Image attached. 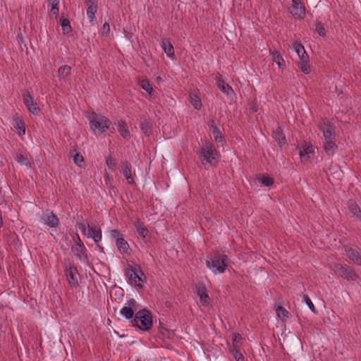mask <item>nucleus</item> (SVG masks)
Segmentation results:
<instances>
[{"label": "nucleus", "instance_id": "obj_1", "mask_svg": "<svg viewBox=\"0 0 361 361\" xmlns=\"http://www.w3.org/2000/svg\"><path fill=\"white\" fill-rule=\"evenodd\" d=\"M205 262L207 267L214 274H223L230 263V259L224 252L216 250L207 256Z\"/></svg>", "mask_w": 361, "mask_h": 361}, {"label": "nucleus", "instance_id": "obj_2", "mask_svg": "<svg viewBox=\"0 0 361 361\" xmlns=\"http://www.w3.org/2000/svg\"><path fill=\"white\" fill-rule=\"evenodd\" d=\"M195 153L203 166H214L218 152L212 143L206 142L202 147L197 149Z\"/></svg>", "mask_w": 361, "mask_h": 361}, {"label": "nucleus", "instance_id": "obj_3", "mask_svg": "<svg viewBox=\"0 0 361 361\" xmlns=\"http://www.w3.org/2000/svg\"><path fill=\"white\" fill-rule=\"evenodd\" d=\"M132 325L142 331H149L152 326V315L150 311L142 309L136 312L133 320Z\"/></svg>", "mask_w": 361, "mask_h": 361}, {"label": "nucleus", "instance_id": "obj_4", "mask_svg": "<svg viewBox=\"0 0 361 361\" xmlns=\"http://www.w3.org/2000/svg\"><path fill=\"white\" fill-rule=\"evenodd\" d=\"M89 122L91 130L96 133H104L110 128L111 121L104 116L94 112L89 116Z\"/></svg>", "mask_w": 361, "mask_h": 361}, {"label": "nucleus", "instance_id": "obj_5", "mask_svg": "<svg viewBox=\"0 0 361 361\" xmlns=\"http://www.w3.org/2000/svg\"><path fill=\"white\" fill-rule=\"evenodd\" d=\"M32 91L31 88L25 89L23 92V103L27 106L28 111L34 114L38 115L40 109L37 106V103L34 102L33 97L32 95Z\"/></svg>", "mask_w": 361, "mask_h": 361}, {"label": "nucleus", "instance_id": "obj_6", "mask_svg": "<svg viewBox=\"0 0 361 361\" xmlns=\"http://www.w3.org/2000/svg\"><path fill=\"white\" fill-rule=\"evenodd\" d=\"M336 271L341 277L348 281H357L359 278L354 269L347 264L336 266Z\"/></svg>", "mask_w": 361, "mask_h": 361}, {"label": "nucleus", "instance_id": "obj_7", "mask_svg": "<svg viewBox=\"0 0 361 361\" xmlns=\"http://www.w3.org/2000/svg\"><path fill=\"white\" fill-rule=\"evenodd\" d=\"M345 251L347 257L354 264L361 266V250L355 246L350 247L348 245L345 246Z\"/></svg>", "mask_w": 361, "mask_h": 361}, {"label": "nucleus", "instance_id": "obj_8", "mask_svg": "<svg viewBox=\"0 0 361 361\" xmlns=\"http://www.w3.org/2000/svg\"><path fill=\"white\" fill-rule=\"evenodd\" d=\"M318 128L322 132L324 139H332L335 135L334 126L329 120H323Z\"/></svg>", "mask_w": 361, "mask_h": 361}, {"label": "nucleus", "instance_id": "obj_9", "mask_svg": "<svg viewBox=\"0 0 361 361\" xmlns=\"http://www.w3.org/2000/svg\"><path fill=\"white\" fill-rule=\"evenodd\" d=\"M216 124L217 121L214 119H210L207 122V126L214 136V140L216 142L221 143L222 145L225 141L224 136L223 135L221 130L218 128Z\"/></svg>", "mask_w": 361, "mask_h": 361}, {"label": "nucleus", "instance_id": "obj_10", "mask_svg": "<svg viewBox=\"0 0 361 361\" xmlns=\"http://www.w3.org/2000/svg\"><path fill=\"white\" fill-rule=\"evenodd\" d=\"M41 219L46 225L51 228H56L59 224V219L49 210H46L43 212Z\"/></svg>", "mask_w": 361, "mask_h": 361}, {"label": "nucleus", "instance_id": "obj_11", "mask_svg": "<svg viewBox=\"0 0 361 361\" xmlns=\"http://www.w3.org/2000/svg\"><path fill=\"white\" fill-rule=\"evenodd\" d=\"M76 271V268H73L71 262H68L65 264V274L66 276V279L68 281V283L71 286L76 287L79 285L78 279L75 276Z\"/></svg>", "mask_w": 361, "mask_h": 361}, {"label": "nucleus", "instance_id": "obj_12", "mask_svg": "<svg viewBox=\"0 0 361 361\" xmlns=\"http://www.w3.org/2000/svg\"><path fill=\"white\" fill-rule=\"evenodd\" d=\"M78 240H79V243H77V245H75L74 246L72 247V252H73L76 258L82 259L83 257L85 259L87 260L88 257L86 254L87 249L84 245L83 243L81 241L79 235H78Z\"/></svg>", "mask_w": 361, "mask_h": 361}, {"label": "nucleus", "instance_id": "obj_13", "mask_svg": "<svg viewBox=\"0 0 361 361\" xmlns=\"http://www.w3.org/2000/svg\"><path fill=\"white\" fill-rule=\"evenodd\" d=\"M296 3H293V6L289 8L290 13L295 17L299 19H302L305 16V7L302 3L301 0Z\"/></svg>", "mask_w": 361, "mask_h": 361}, {"label": "nucleus", "instance_id": "obj_14", "mask_svg": "<svg viewBox=\"0 0 361 361\" xmlns=\"http://www.w3.org/2000/svg\"><path fill=\"white\" fill-rule=\"evenodd\" d=\"M86 236L93 239L96 244L102 240V231L101 228L96 226H90L87 224V232Z\"/></svg>", "mask_w": 361, "mask_h": 361}, {"label": "nucleus", "instance_id": "obj_15", "mask_svg": "<svg viewBox=\"0 0 361 361\" xmlns=\"http://www.w3.org/2000/svg\"><path fill=\"white\" fill-rule=\"evenodd\" d=\"M132 166L130 162L128 161H125L122 163V168L121 170V173H123V175L125 176L126 180H128V183L130 185L135 184V180L132 175Z\"/></svg>", "mask_w": 361, "mask_h": 361}, {"label": "nucleus", "instance_id": "obj_16", "mask_svg": "<svg viewBox=\"0 0 361 361\" xmlns=\"http://www.w3.org/2000/svg\"><path fill=\"white\" fill-rule=\"evenodd\" d=\"M85 4L87 6V15L90 22L92 23L97 11V0H85Z\"/></svg>", "mask_w": 361, "mask_h": 361}, {"label": "nucleus", "instance_id": "obj_17", "mask_svg": "<svg viewBox=\"0 0 361 361\" xmlns=\"http://www.w3.org/2000/svg\"><path fill=\"white\" fill-rule=\"evenodd\" d=\"M196 293L200 297V302L203 305H207L209 304V297L203 284H198L196 286Z\"/></svg>", "mask_w": 361, "mask_h": 361}, {"label": "nucleus", "instance_id": "obj_18", "mask_svg": "<svg viewBox=\"0 0 361 361\" xmlns=\"http://www.w3.org/2000/svg\"><path fill=\"white\" fill-rule=\"evenodd\" d=\"M323 146L325 152L329 156L334 154L338 149V145L332 141V139H324Z\"/></svg>", "mask_w": 361, "mask_h": 361}, {"label": "nucleus", "instance_id": "obj_19", "mask_svg": "<svg viewBox=\"0 0 361 361\" xmlns=\"http://www.w3.org/2000/svg\"><path fill=\"white\" fill-rule=\"evenodd\" d=\"M140 126L146 136H149L152 134V123L145 116L140 117Z\"/></svg>", "mask_w": 361, "mask_h": 361}, {"label": "nucleus", "instance_id": "obj_20", "mask_svg": "<svg viewBox=\"0 0 361 361\" xmlns=\"http://www.w3.org/2000/svg\"><path fill=\"white\" fill-rule=\"evenodd\" d=\"M314 153V149L311 145L307 142L304 143L300 149V157L302 160H307L310 157V154Z\"/></svg>", "mask_w": 361, "mask_h": 361}, {"label": "nucleus", "instance_id": "obj_21", "mask_svg": "<svg viewBox=\"0 0 361 361\" xmlns=\"http://www.w3.org/2000/svg\"><path fill=\"white\" fill-rule=\"evenodd\" d=\"M161 48L167 56L172 58L174 56V49L171 42L166 38L161 39Z\"/></svg>", "mask_w": 361, "mask_h": 361}, {"label": "nucleus", "instance_id": "obj_22", "mask_svg": "<svg viewBox=\"0 0 361 361\" xmlns=\"http://www.w3.org/2000/svg\"><path fill=\"white\" fill-rule=\"evenodd\" d=\"M348 208L353 217L360 219L361 217V209L354 200L348 202Z\"/></svg>", "mask_w": 361, "mask_h": 361}, {"label": "nucleus", "instance_id": "obj_23", "mask_svg": "<svg viewBox=\"0 0 361 361\" xmlns=\"http://www.w3.org/2000/svg\"><path fill=\"white\" fill-rule=\"evenodd\" d=\"M217 87L221 90L222 92L226 94L228 96H230L233 94V90L231 87L226 83V82L221 79V78H217Z\"/></svg>", "mask_w": 361, "mask_h": 361}, {"label": "nucleus", "instance_id": "obj_24", "mask_svg": "<svg viewBox=\"0 0 361 361\" xmlns=\"http://www.w3.org/2000/svg\"><path fill=\"white\" fill-rule=\"evenodd\" d=\"M298 68L305 74H308L311 71L310 66L309 64V57H304L300 59L297 63Z\"/></svg>", "mask_w": 361, "mask_h": 361}, {"label": "nucleus", "instance_id": "obj_25", "mask_svg": "<svg viewBox=\"0 0 361 361\" xmlns=\"http://www.w3.org/2000/svg\"><path fill=\"white\" fill-rule=\"evenodd\" d=\"M272 136L280 146L285 144L286 142V137L281 127H278L275 130H273Z\"/></svg>", "mask_w": 361, "mask_h": 361}, {"label": "nucleus", "instance_id": "obj_26", "mask_svg": "<svg viewBox=\"0 0 361 361\" xmlns=\"http://www.w3.org/2000/svg\"><path fill=\"white\" fill-rule=\"evenodd\" d=\"M134 226L137 230V232L141 237L145 238L149 234V230L145 226L144 223L140 219L135 221Z\"/></svg>", "mask_w": 361, "mask_h": 361}, {"label": "nucleus", "instance_id": "obj_27", "mask_svg": "<svg viewBox=\"0 0 361 361\" xmlns=\"http://www.w3.org/2000/svg\"><path fill=\"white\" fill-rule=\"evenodd\" d=\"M118 130L121 135L126 140L130 138V131L127 126V124L124 121H118Z\"/></svg>", "mask_w": 361, "mask_h": 361}, {"label": "nucleus", "instance_id": "obj_28", "mask_svg": "<svg viewBox=\"0 0 361 361\" xmlns=\"http://www.w3.org/2000/svg\"><path fill=\"white\" fill-rule=\"evenodd\" d=\"M292 46L295 52L298 54L299 59H303V56H305V58L309 57L304 48V46L302 44L294 42Z\"/></svg>", "mask_w": 361, "mask_h": 361}, {"label": "nucleus", "instance_id": "obj_29", "mask_svg": "<svg viewBox=\"0 0 361 361\" xmlns=\"http://www.w3.org/2000/svg\"><path fill=\"white\" fill-rule=\"evenodd\" d=\"M271 55L273 61L278 65L279 68L283 69L285 67V61L281 54L277 51H274L271 52Z\"/></svg>", "mask_w": 361, "mask_h": 361}, {"label": "nucleus", "instance_id": "obj_30", "mask_svg": "<svg viewBox=\"0 0 361 361\" xmlns=\"http://www.w3.org/2000/svg\"><path fill=\"white\" fill-rule=\"evenodd\" d=\"M59 23L62 27L63 33L68 34L71 32L72 28L69 20L64 17L63 14L59 18Z\"/></svg>", "mask_w": 361, "mask_h": 361}, {"label": "nucleus", "instance_id": "obj_31", "mask_svg": "<svg viewBox=\"0 0 361 361\" xmlns=\"http://www.w3.org/2000/svg\"><path fill=\"white\" fill-rule=\"evenodd\" d=\"M116 245L118 247V250L121 253H127L129 250V245L128 242L122 237L121 238H118Z\"/></svg>", "mask_w": 361, "mask_h": 361}, {"label": "nucleus", "instance_id": "obj_32", "mask_svg": "<svg viewBox=\"0 0 361 361\" xmlns=\"http://www.w3.org/2000/svg\"><path fill=\"white\" fill-rule=\"evenodd\" d=\"M141 276H144V273L142 271L140 267H138V269L136 268L135 270L133 271L132 278L129 280L136 285H140L138 283L143 281Z\"/></svg>", "mask_w": 361, "mask_h": 361}, {"label": "nucleus", "instance_id": "obj_33", "mask_svg": "<svg viewBox=\"0 0 361 361\" xmlns=\"http://www.w3.org/2000/svg\"><path fill=\"white\" fill-rule=\"evenodd\" d=\"M13 127L18 130L20 135H25V126L23 121L21 118H17L13 120Z\"/></svg>", "mask_w": 361, "mask_h": 361}, {"label": "nucleus", "instance_id": "obj_34", "mask_svg": "<svg viewBox=\"0 0 361 361\" xmlns=\"http://www.w3.org/2000/svg\"><path fill=\"white\" fill-rule=\"evenodd\" d=\"M190 102L195 109H200L202 106V102L200 98L195 94H190L189 95Z\"/></svg>", "mask_w": 361, "mask_h": 361}, {"label": "nucleus", "instance_id": "obj_35", "mask_svg": "<svg viewBox=\"0 0 361 361\" xmlns=\"http://www.w3.org/2000/svg\"><path fill=\"white\" fill-rule=\"evenodd\" d=\"M120 312L127 319L133 320V319L135 317L134 316L135 311H134V310H132V308L130 307H126V306L123 307L121 310Z\"/></svg>", "mask_w": 361, "mask_h": 361}, {"label": "nucleus", "instance_id": "obj_36", "mask_svg": "<svg viewBox=\"0 0 361 361\" xmlns=\"http://www.w3.org/2000/svg\"><path fill=\"white\" fill-rule=\"evenodd\" d=\"M71 67L67 65L59 67L58 70L59 76L65 79L66 77L71 75Z\"/></svg>", "mask_w": 361, "mask_h": 361}, {"label": "nucleus", "instance_id": "obj_37", "mask_svg": "<svg viewBox=\"0 0 361 361\" xmlns=\"http://www.w3.org/2000/svg\"><path fill=\"white\" fill-rule=\"evenodd\" d=\"M230 351L236 361H244V356L238 350L237 345L233 344L232 347L230 348Z\"/></svg>", "mask_w": 361, "mask_h": 361}, {"label": "nucleus", "instance_id": "obj_38", "mask_svg": "<svg viewBox=\"0 0 361 361\" xmlns=\"http://www.w3.org/2000/svg\"><path fill=\"white\" fill-rule=\"evenodd\" d=\"M140 86L145 90L148 94H151L153 91V88L149 83V81L147 79H140L139 80Z\"/></svg>", "mask_w": 361, "mask_h": 361}, {"label": "nucleus", "instance_id": "obj_39", "mask_svg": "<svg viewBox=\"0 0 361 361\" xmlns=\"http://www.w3.org/2000/svg\"><path fill=\"white\" fill-rule=\"evenodd\" d=\"M259 182L265 186H271L274 184V180L273 178L263 175L262 177L259 178Z\"/></svg>", "mask_w": 361, "mask_h": 361}, {"label": "nucleus", "instance_id": "obj_40", "mask_svg": "<svg viewBox=\"0 0 361 361\" xmlns=\"http://www.w3.org/2000/svg\"><path fill=\"white\" fill-rule=\"evenodd\" d=\"M106 164L109 170L112 171L116 170V161L111 155L106 157Z\"/></svg>", "mask_w": 361, "mask_h": 361}, {"label": "nucleus", "instance_id": "obj_41", "mask_svg": "<svg viewBox=\"0 0 361 361\" xmlns=\"http://www.w3.org/2000/svg\"><path fill=\"white\" fill-rule=\"evenodd\" d=\"M17 161L22 165H25L29 168L31 167V163L30 162L28 159L22 154H17Z\"/></svg>", "mask_w": 361, "mask_h": 361}, {"label": "nucleus", "instance_id": "obj_42", "mask_svg": "<svg viewBox=\"0 0 361 361\" xmlns=\"http://www.w3.org/2000/svg\"><path fill=\"white\" fill-rule=\"evenodd\" d=\"M315 31L320 35L321 37L326 36V30L324 27V25L322 23H317L315 25Z\"/></svg>", "mask_w": 361, "mask_h": 361}, {"label": "nucleus", "instance_id": "obj_43", "mask_svg": "<svg viewBox=\"0 0 361 361\" xmlns=\"http://www.w3.org/2000/svg\"><path fill=\"white\" fill-rule=\"evenodd\" d=\"M303 298H304V301L305 302L307 305L309 307V308L311 310V311L314 313H317V310H316L313 302L310 300V298L307 295H304Z\"/></svg>", "mask_w": 361, "mask_h": 361}, {"label": "nucleus", "instance_id": "obj_44", "mask_svg": "<svg viewBox=\"0 0 361 361\" xmlns=\"http://www.w3.org/2000/svg\"><path fill=\"white\" fill-rule=\"evenodd\" d=\"M276 313L279 317H288V312L283 307L278 306L276 308Z\"/></svg>", "mask_w": 361, "mask_h": 361}, {"label": "nucleus", "instance_id": "obj_45", "mask_svg": "<svg viewBox=\"0 0 361 361\" xmlns=\"http://www.w3.org/2000/svg\"><path fill=\"white\" fill-rule=\"evenodd\" d=\"M73 161L76 165L81 166V164L84 161V158L82 155L75 152V154L73 155Z\"/></svg>", "mask_w": 361, "mask_h": 361}, {"label": "nucleus", "instance_id": "obj_46", "mask_svg": "<svg viewBox=\"0 0 361 361\" xmlns=\"http://www.w3.org/2000/svg\"><path fill=\"white\" fill-rule=\"evenodd\" d=\"M78 228L82 232V233L86 235L87 229L86 227H87V224H89L87 222H85L84 221H80L77 223Z\"/></svg>", "mask_w": 361, "mask_h": 361}, {"label": "nucleus", "instance_id": "obj_47", "mask_svg": "<svg viewBox=\"0 0 361 361\" xmlns=\"http://www.w3.org/2000/svg\"><path fill=\"white\" fill-rule=\"evenodd\" d=\"M136 267H134L132 265H128V267L125 269V275L128 278V279L132 278L133 271H134Z\"/></svg>", "mask_w": 361, "mask_h": 361}, {"label": "nucleus", "instance_id": "obj_48", "mask_svg": "<svg viewBox=\"0 0 361 361\" xmlns=\"http://www.w3.org/2000/svg\"><path fill=\"white\" fill-rule=\"evenodd\" d=\"M111 235L116 240V243L117 242L118 238H121L123 237V235L117 230H112L111 232Z\"/></svg>", "mask_w": 361, "mask_h": 361}, {"label": "nucleus", "instance_id": "obj_49", "mask_svg": "<svg viewBox=\"0 0 361 361\" xmlns=\"http://www.w3.org/2000/svg\"><path fill=\"white\" fill-rule=\"evenodd\" d=\"M59 7L57 6V7H54V8H51L50 9V11H49V15L51 16H54L55 17V18H58L59 17Z\"/></svg>", "mask_w": 361, "mask_h": 361}, {"label": "nucleus", "instance_id": "obj_50", "mask_svg": "<svg viewBox=\"0 0 361 361\" xmlns=\"http://www.w3.org/2000/svg\"><path fill=\"white\" fill-rule=\"evenodd\" d=\"M126 304H127L126 307H130L132 308V310H134V311L136 310L137 302L133 298H131L129 300H128Z\"/></svg>", "mask_w": 361, "mask_h": 361}, {"label": "nucleus", "instance_id": "obj_51", "mask_svg": "<svg viewBox=\"0 0 361 361\" xmlns=\"http://www.w3.org/2000/svg\"><path fill=\"white\" fill-rule=\"evenodd\" d=\"M48 5L51 8H54L59 6V0H47Z\"/></svg>", "mask_w": 361, "mask_h": 361}, {"label": "nucleus", "instance_id": "obj_52", "mask_svg": "<svg viewBox=\"0 0 361 361\" xmlns=\"http://www.w3.org/2000/svg\"><path fill=\"white\" fill-rule=\"evenodd\" d=\"M103 34L108 35L110 32V26L108 23H104L102 26Z\"/></svg>", "mask_w": 361, "mask_h": 361}, {"label": "nucleus", "instance_id": "obj_53", "mask_svg": "<svg viewBox=\"0 0 361 361\" xmlns=\"http://www.w3.org/2000/svg\"><path fill=\"white\" fill-rule=\"evenodd\" d=\"M242 339V336L239 334H235L233 338V344L238 343Z\"/></svg>", "mask_w": 361, "mask_h": 361}, {"label": "nucleus", "instance_id": "obj_54", "mask_svg": "<svg viewBox=\"0 0 361 361\" xmlns=\"http://www.w3.org/2000/svg\"><path fill=\"white\" fill-rule=\"evenodd\" d=\"M159 327L161 329V333L162 334H164V331H167V332H169V331L166 328L163 326V325H162V324L161 322H159Z\"/></svg>", "mask_w": 361, "mask_h": 361}, {"label": "nucleus", "instance_id": "obj_55", "mask_svg": "<svg viewBox=\"0 0 361 361\" xmlns=\"http://www.w3.org/2000/svg\"><path fill=\"white\" fill-rule=\"evenodd\" d=\"M76 235H78L77 234ZM73 240L75 242V245H77V243H79V240H78V236H76V238H73Z\"/></svg>", "mask_w": 361, "mask_h": 361}, {"label": "nucleus", "instance_id": "obj_56", "mask_svg": "<svg viewBox=\"0 0 361 361\" xmlns=\"http://www.w3.org/2000/svg\"><path fill=\"white\" fill-rule=\"evenodd\" d=\"M97 246L99 247V250H100L102 252H103V251H104V247H103L102 246L99 245V243H97Z\"/></svg>", "mask_w": 361, "mask_h": 361}, {"label": "nucleus", "instance_id": "obj_57", "mask_svg": "<svg viewBox=\"0 0 361 361\" xmlns=\"http://www.w3.org/2000/svg\"><path fill=\"white\" fill-rule=\"evenodd\" d=\"M109 174H105V177L106 178H109Z\"/></svg>", "mask_w": 361, "mask_h": 361}, {"label": "nucleus", "instance_id": "obj_58", "mask_svg": "<svg viewBox=\"0 0 361 361\" xmlns=\"http://www.w3.org/2000/svg\"><path fill=\"white\" fill-rule=\"evenodd\" d=\"M359 219L361 221V217Z\"/></svg>", "mask_w": 361, "mask_h": 361}]
</instances>
